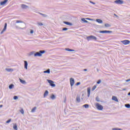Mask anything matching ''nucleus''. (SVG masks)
<instances>
[{
    "instance_id": "nucleus-1",
    "label": "nucleus",
    "mask_w": 130,
    "mask_h": 130,
    "mask_svg": "<svg viewBox=\"0 0 130 130\" xmlns=\"http://www.w3.org/2000/svg\"><path fill=\"white\" fill-rule=\"evenodd\" d=\"M42 53H45V51L43 50V51H40L39 52H36L34 55L35 56H41L42 55Z\"/></svg>"
},
{
    "instance_id": "nucleus-2",
    "label": "nucleus",
    "mask_w": 130,
    "mask_h": 130,
    "mask_svg": "<svg viewBox=\"0 0 130 130\" xmlns=\"http://www.w3.org/2000/svg\"><path fill=\"white\" fill-rule=\"evenodd\" d=\"M95 107L97 108L98 110H103V107L99 103L95 104Z\"/></svg>"
},
{
    "instance_id": "nucleus-3",
    "label": "nucleus",
    "mask_w": 130,
    "mask_h": 130,
    "mask_svg": "<svg viewBox=\"0 0 130 130\" xmlns=\"http://www.w3.org/2000/svg\"><path fill=\"white\" fill-rule=\"evenodd\" d=\"M48 82L50 84L51 87H55V84H54V82L52 80H47Z\"/></svg>"
},
{
    "instance_id": "nucleus-4",
    "label": "nucleus",
    "mask_w": 130,
    "mask_h": 130,
    "mask_svg": "<svg viewBox=\"0 0 130 130\" xmlns=\"http://www.w3.org/2000/svg\"><path fill=\"white\" fill-rule=\"evenodd\" d=\"M87 40H91V39H93V40H97V38L94 36H90L87 38Z\"/></svg>"
},
{
    "instance_id": "nucleus-5",
    "label": "nucleus",
    "mask_w": 130,
    "mask_h": 130,
    "mask_svg": "<svg viewBox=\"0 0 130 130\" xmlns=\"http://www.w3.org/2000/svg\"><path fill=\"white\" fill-rule=\"evenodd\" d=\"M121 42H122V43H123V44H124V45H127V44H129V43H130V41L127 40H125L122 41H121Z\"/></svg>"
},
{
    "instance_id": "nucleus-6",
    "label": "nucleus",
    "mask_w": 130,
    "mask_h": 130,
    "mask_svg": "<svg viewBox=\"0 0 130 130\" xmlns=\"http://www.w3.org/2000/svg\"><path fill=\"white\" fill-rule=\"evenodd\" d=\"M75 84V79L74 78H70V85L71 87H73Z\"/></svg>"
},
{
    "instance_id": "nucleus-7",
    "label": "nucleus",
    "mask_w": 130,
    "mask_h": 130,
    "mask_svg": "<svg viewBox=\"0 0 130 130\" xmlns=\"http://www.w3.org/2000/svg\"><path fill=\"white\" fill-rule=\"evenodd\" d=\"M115 3L118 5H122V4H123V1L121 0H117L115 1Z\"/></svg>"
},
{
    "instance_id": "nucleus-8",
    "label": "nucleus",
    "mask_w": 130,
    "mask_h": 130,
    "mask_svg": "<svg viewBox=\"0 0 130 130\" xmlns=\"http://www.w3.org/2000/svg\"><path fill=\"white\" fill-rule=\"evenodd\" d=\"M100 33H102V34L112 33V31L110 30H101L100 31Z\"/></svg>"
},
{
    "instance_id": "nucleus-9",
    "label": "nucleus",
    "mask_w": 130,
    "mask_h": 130,
    "mask_svg": "<svg viewBox=\"0 0 130 130\" xmlns=\"http://www.w3.org/2000/svg\"><path fill=\"white\" fill-rule=\"evenodd\" d=\"M7 23H6L5 24L4 28L3 29V30L1 31V34H3V33H4L5 31H6V30H7Z\"/></svg>"
},
{
    "instance_id": "nucleus-10",
    "label": "nucleus",
    "mask_w": 130,
    "mask_h": 130,
    "mask_svg": "<svg viewBox=\"0 0 130 130\" xmlns=\"http://www.w3.org/2000/svg\"><path fill=\"white\" fill-rule=\"evenodd\" d=\"M91 94V88L90 87L87 88V97H90Z\"/></svg>"
},
{
    "instance_id": "nucleus-11",
    "label": "nucleus",
    "mask_w": 130,
    "mask_h": 130,
    "mask_svg": "<svg viewBox=\"0 0 130 130\" xmlns=\"http://www.w3.org/2000/svg\"><path fill=\"white\" fill-rule=\"evenodd\" d=\"M8 3V0H5L4 1L1 2L0 3V5L1 6H5V5H6V4H7Z\"/></svg>"
},
{
    "instance_id": "nucleus-12",
    "label": "nucleus",
    "mask_w": 130,
    "mask_h": 130,
    "mask_svg": "<svg viewBox=\"0 0 130 130\" xmlns=\"http://www.w3.org/2000/svg\"><path fill=\"white\" fill-rule=\"evenodd\" d=\"M112 100H113L114 101H115V102H118V99L115 96H112Z\"/></svg>"
},
{
    "instance_id": "nucleus-13",
    "label": "nucleus",
    "mask_w": 130,
    "mask_h": 130,
    "mask_svg": "<svg viewBox=\"0 0 130 130\" xmlns=\"http://www.w3.org/2000/svg\"><path fill=\"white\" fill-rule=\"evenodd\" d=\"M24 68L26 70L28 69V62H27V61H24Z\"/></svg>"
},
{
    "instance_id": "nucleus-14",
    "label": "nucleus",
    "mask_w": 130,
    "mask_h": 130,
    "mask_svg": "<svg viewBox=\"0 0 130 130\" xmlns=\"http://www.w3.org/2000/svg\"><path fill=\"white\" fill-rule=\"evenodd\" d=\"M48 95V91L46 90L44 93V98H45Z\"/></svg>"
},
{
    "instance_id": "nucleus-15",
    "label": "nucleus",
    "mask_w": 130,
    "mask_h": 130,
    "mask_svg": "<svg viewBox=\"0 0 130 130\" xmlns=\"http://www.w3.org/2000/svg\"><path fill=\"white\" fill-rule=\"evenodd\" d=\"M96 21L98 22V23H99L100 24H102L103 23L102 20L99 19H96Z\"/></svg>"
},
{
    "instance_id": "nucleus-16",
    "label": "nucleus",
    "mask_w": 130,
    "mask_h": 130,
    "mask_svg": "<svg viewBox=\"0 0 130 130\" xmlns=\"http://www.w3.org/2000/svg\"><path fill=\"white\" fill-rule=\"evenodd\" d=\"M21 6L22 9H27V8H28L27 6L24 4L21 5Z\"/></svg>"
},
{
    "instance_id": "nucleus-17",
    "label": "nucleus",
    "mask_w": 130,
    "mask_h": 130,
    "mask_svg": "<svg viewBox=\"0 0 130 130\" xmlns=\"http://www.w3.org/2000/svg\"><path fill=\"white\" fill-rule=\"evenodd\" d=\"M44 74H50V70L48 69L47 71H44Z\"/></svg>"
},
{
    "instance_id": "nucleus-18",
    "label": "nucleus",
    "mask_w": 130,
    "mask_h": 130,
    "mask_svg": "<svg viewBox=\"0 0 130 130\" xmlns=\"http://www.w3.org/2000/svg\"><path fill=\"white\" fill-rule=\"evenodd\" d=\"M105 26L106 27V28H108L109 27H111V25H110V24H108V23H105Z\"/></svg>"
},
{
    "instance_id": "nucleus-19",
    "label": "nucleus",
    "mask_w": 130,
    "mask_h": 130,
    "mask_svg": "<svg viewBox=\"0 0 130 130\" xmlns=\"http://www.w3.org/2000/svg\"><path fill=\"white\" fill-rule=\"evenodd\" d=\"M64 24H66V25H68L69 26H72V24L69 22H67V21H64Z\"/></svg>"
},
{
    "instance_id": "nucleus-20",
    "label": "nucleus",
    "mask_w": 130,
    "mask_h": 130,
    "mask_svg": "<svg viewBox=\"0 0 130 130\" xmlns=\"http://www.w3.org/2000/svg\"><path fill=\"white\" fill-rule=\"evenodd\" d=\"M19 81L20 83H21L22 84H26V81H25V80H23L21 79H19Z\"/></svg>"
},
{
    "instance_id": "nucleus-21",
    "label": "nucleus",
    "mask_w": 130,
    "mask_h": 130,
    "mask_svg": "<svg viewBox=\"0 0 130 130\" xmlns=\"http://www.w3.org/2000/svg\"><path fill=\"white\" fill-rule=\"evenodd\" d=\"M50 98L51 99H52V100H54V99H55V95H54V94H52L50 96Z\"/></svg>"
},
{
    "instance_id": "nucleus-22",
    "label": "nucleus",
    "mask_w": 130,
    "mask_h": 130,
    "mask_svg": "<svg viewBox=\"0 0 130 130\" xmlns=\"http://www.w3.org/2000/svg\"><path fill=\"white\" fill-rule=\"evenodd\" d=\"M14 129L18 130V126L15 124L13 126Z\"/></svg>"
},
{
    "instance_id": "nucleus-23",
    "label": "nucleus",
    "mask_w": 130,
    "mask_h": 130,
    "mask_svg": "<svg viewBox=\"0 0 130 130\" xmlns=\"http://www.w3.org/2000/svg\"><path fill=\"white\" fill-rule=\"evenodd\" d=\"M76 101L77 102H80L81 99H80V96H77L76 98Z\"/></svg>"
},
{
    "instance_id": "nucleus-24",
    "label": "nucleus",
    "mask_w": 130,
    "mask_h": 130,
    "mask_svg": "<svg viewBox=\"0 0 130 130\" xmlns=\"http://www.w3.org/2000/svg\"><path fill=\"white\" fill-rule=\"evenodd\" d=\"M37 109V108L36 107H35L33 109L31 110V112H35V110Z\"/></svg>"
},
{
    "instance_id": "nucleus-25",
    "label": "nucleus",
    "mask_w": 130,
    "mask_h": 130,
    "mask_svg": "<svg viewBox=\"0 0 130 130\" xmlns=\"http://www.w3.org/2000/svg\"><path fill=\"white\" fill-rule=\"evenodd\" d=\"M95 100H96V101H97V102H100V99H99V96L96 97Z\"/></svg>"
},
{
    "instance_id": "nucleus-26",
    "label": "nucleus",
    "mask_w": 130,
    "mask_h": 130,
    "mask_svg": "<svg viewBox=\"0 0 130 130\" xmlns=\"http://www.w3.org/2000/svg\"><path fill=\"white\" fill-rule=\"evenodd\" d=\"M83 107H85V108H89V105L85 104V105H83Z\"/></svg>"
},
{
    "instance_id": "nucleus-27",
    "label": "nucleus",
    "mask_w": 130,
    "mask_h": 130,
    "mask_svg": "<svg viewBox=\"0 0 130 130\" xmlns=\"http://www.w3.org/2000/svg\"><path fill=\"white\" fill-rule=\"evenodd\" d=\"M82 21H83V22H84V23H88V21L85 20V18H82Z\"/></svg>"
},
{
    "instance_id": "nucleus-28",
    "label": "nucleus",
    "mask_w": 130,
    "mask_h": 130,
    "mask_svg": "<svg viewBox=\"0 0 130 130\" xmlns=\"http://www.w3.org/2000/svg\"><path fill=\"white\" fill-rule=\"evenodd\" d=\"M96 87L97 86L96 85L93 86V87L92 88V91H94V90H95V89H96Z\"/></svg>"
},
{
    "instance_id": "nucleus-29",
    "label": "nucleus",
    "mask_w": 130,
    "mask_h": 130,
    "mask_svg": "<svg viewBox=\"0 0 130 130\" xmlns=\"http://www.w3.org/2000/svg\"><path fill=\"white\" fill-rule=\"evenodd\" d=\"M125 106V107H126L127 108H130L129 104H126Z\"/></svg>"
},
{
    "instance_id": "nucleus-30",
    "label": "nucleus",
    "mask_w": 130,
    "mask_h": 130,
    "mask_svg": "<svg viewBox=\"0 0 130 130\" xmlns=\"http://www.w3.org/2000/svg\"><path fill=\"white\" fill-rule=\"evenodd\" d=\"M20 112H21V113H22V114H24V110L23 109H21Z\"/></svg>"
},
{
    "instance_id": "nucleus-31",
    "label": "nucleus",
    "mask_w": 130,
    "mask_h": 130,
    "mask_svg": "<svg viewBox=\"0 0 130 130\" xmlns=\"http://www.w3.org/2000/svg\"><path fill=\"white\" fill-rule=\"evenodd\" d=\"M11 121H12V119H10L6 121V123H10V122H11Z\"/></svg>"
},
{
    "instance_id": "nucleus-32",
    "label": "nucleus",
    "mask_w": 130,
    "mask_h": 130,
    "mask_svg": "<svg viewBox=\"0 0 130 130\" xmlns=\"http://www.w3.org/2000/svg\"><path fill=\"white\" fill-rule=\"evenodd\" d=\"M13 87H14V85L13 84H11L9 85V89H12Z\"/></svg>"
},
{
    "instance_id": "nucleus-33",
    "label": "nucleus",
    "mask_w": 130,
    "mask_h": 130,
    "mask_svg": "<svg viewBox=\"0 0 130 130\" xmlns=\"http://www.w3.org/2000/svg\"><path fill=\"white\" fill-rule=\"evenodd\" d=\"M38 24L39 25V26H43V24L41 22H39Z\"/></svg>"
},
{
    "instance_id": "nucleus-34",
    "label": "nucleus",
    "mask_w": 130,
    "mask_h": 130,
    "mask_svg": "<svg viewBox=\"0 0 130 130\" xmlns=\"http://www.w3.org/2000/svg\"><path fill=\"white\" fill-rule=\"evenodd\" d=\"M66 50H67L68 51H74V50L70 49L69 48L66 49Z\"/></svg>"
},
{
    "instance_id": "nucleus-35",
    "label": "nucleus",
    "mask_w": 130,
    "mask_h": 130,
    "mask_svg": "<svg viewBox=\"0 0 130 130\" xmlns=\"http://www.w3.org/2000/svg\"><path fill=\"white\" fill-rule=\"evenodd\" d=\"M16 23H23V21H20V20H17V21H16Z\"/></svg>"
},
{
    "instance_id": "nucleus-36",
    "label": "nucleus",
    "mask_w": 130,
    "mask_h": 130,
    "mask_svg": "<svg viewBox=\"0 0 130 130\" xmlns=\"http://www.w3.org/2000/svg\"><path fill=\"white\" fill-rule=\"evenodd\" d=\"M14 100H17V99H18V96H14Z\"/></svg>"
},
{
    "instance_id": "nucleus-37",
    "label": "nucleus",
    "mask_w": 130,
    "mask_h": 130,
    "mask_svg": "<svg viewBox=\"0 0 130 130\" xmlns=\"http://www.w3.org/2000/svg\"><path fill=\"white\" fill-rule=\"evenodd\" d=\"M68 30V28H67V27H64V28H63L62 29V30H63V31H66V30Z\"/></svg>"
},
{
    "instance_id": "nucleus-38",
    "label": "nucleus",
    "mask_w": 130,
    "mask_h": 130,
    "mask_svg": "<svg viewBox=\"0 0 130 130\" xmlns=\"http://www.w3.org/2000/svg\"><path fill=\"white\" fill-rule=\"evenodd\" d=\"M96 83H97V84H100L101 83V80H99Z\"/></svg>"
},
{
    "instance_id": "nucleus-39",
    "label": "nucleus",
    "mask_w": 130,
    "mask_h": 130,
    "mask_svg": "<svg viewBox=\"0 0 130 130\" xmlns=\"http://www.w3.org/2000/svg\"><path fill=\"white\" fill-rule=\"evenodd\" d=\"M6 71H7L8 72H11V69H6Z\"/></svg>"
},
{
    "instance_id": "nucleus-40",
    "label": "nucleus",
    "mask_w": 130,
    "mask_h": 130,
    "mask_svg": "<svg viewBox=\"0 0 130 130\" xmlns=\"http://www.w3.org/2000/svg\"><path fill=\"white\" fill-rule=\"evenodd\" d=\"M80 84H81V83H80V82H77V83H76V85H77V86H79V85H80Z\"/></svg>"
},
{
    "instance_id": "nucleus-41",
    "label": "nucleus",
    "mask_w": 130,
    "mask_h": 130,
    "mask_svg": "<svg viewBox=\"0 0 130 130\" xmlns=\"http://www.w3.org/2000/svg\"><path fill=\"white\" fill-rule=\"evenodd\" d=\"M33 32H34V31H33V30H30V34H33Z\"/></svg>"
},
{
    "instance_id": "nucleus-42",
    "label": "nucleus",
    "mask_w": 130,
    "mask_h": 130,
    "mask_svg": "<svg viewBox=\"0 0 130 130\" xmlns=\"http://www.w3.org/2000/svg\"><path fill=\"white\" fill-rule=\"evenodd\" d=\"M83 71H84V72H87V69H84Z\"/></svg>"
},
{
    "instance_id": "nucleus-43",
    "label": "nucleus",
    "mask_w": 130,
    "mask_h": 130,
    "mask_svg": "<svg viewBox=\"0 0 130 130\" xmlns=\"http://www.w3.org/2000/svg\"><path fill=\"white\" fill-rule=\"evenodd\" d=\"M129 81H130V79H128V80H126V82H129Z\"/></svg>"
},
{
    "instance_id": "nucleus-44",
    "label": "nucleus",
    "mask_w": 130,
    "mask_h": 130,
    "mask_svg": "<svg viewBox=\"0 0 130 130\" xmlns=\"http://www.w3.org/2000/svg\"><path fill=\"white\" fill-rule=\"evenodd\" d=\"M2 107H3V105H0V108H2Z\"/></svg>"
},
{
    "instance_id": "nucleus-45",
    "label": "nucleus",
    "mask_w": 130,
    "mask_h": 130,
    "mask_svg": "<svg viewBox=\"0 0 130 130\" xmlns=\"http://www.w3.org/2000/svg\"><path fill=\"white\" fill-rule=\"evenodd\" d=\"M90 3H91V4H93V5H95V3H94L92 2H90Z\"/></svg>"
},
{
    "instance_id": "nucleus-46",
    "label": "nucleus",
    "mask_w": 130,
    "mask_h": 130,
    "mask_svg": "<svg viewBox=\"0 0 130 130\" xmlns=\"http://www.w3.org/2000/svg\"><path fill=\"white\" fill-rule=\"evenodd\" d=\"M39 14H40V15H41L42 16H43V14H42V13H39Z\"/></svg>"
},
{
    "instance_id": "nucleus-47",
    "label": "nucleus",
    "mask_w": 130,
    "mask_h": 130,
    "mask_svg": "<svg viewBox=\"0 0 130 130\" xmlns=\"http://www.w3.org/2000/svg\"><path fill=\"white\" fill-rule=\"evenodd\" d=\"M128 96H130V92L128 93Z\"/></svg>"
},
{
    "instance_id": "nucleus-48",
    "label": "nucleus",
    "mask_w": 130,
    "mask_h": 130,
    "mask_svg": "<svg viewBox=\"0 0 130 130\" xmlns=\"http://www.w3.org/2000/svg\"><path fill=\"white\" fill-rule=\"evenodd\" d=\"M114 16H116V17H117V16H116V14H114Z\"/></svg>"
},
{
    "instance_id": "nucleus-49",
    "label": "nucleus",
    "mask_w": 130,
    "mask_h": 130,
    "mask_svg": "<svg viewBox=\"0 0 130 130\" xmlns=\"http://www.w3.org/2000/svg\"><path fill=\"white\" fill-rule=\"evenodd\" d=\"M86 20H90L89 18H86Z\"/></svg>"
},
{
    "instance_id": "nucleus-50",
    "label": "nucleus",
    "mask_w": 130,
    "mask_h": 130,
    "mask_svg": "<svg viewBox=\"0 0 130 130\" xmlns=\"http://www.w3.org/2000/svg\"><path fill=\"white\" fill-rule=\"evenodd\" d=\"M43 16H44V14H43Z\"/></svg>"
},
{
    "instance_id": "nucleus-51",
    "label": "nucleus",
    "mask_w": 130,
    "mask_h": 130,
    "mask_svg": "<svg viewBox=\"0 0 130 130\" xmlns=\"http://www.w3.org/2000/svg\"><path fill=\"white\" fill-rule=\"evenodd\" d=\"M123 90H125V89H123Z\"/></svg>"
}]
</instances>
